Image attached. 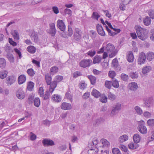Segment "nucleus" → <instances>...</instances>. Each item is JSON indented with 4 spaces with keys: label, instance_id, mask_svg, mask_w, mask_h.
Here are the masks:
<instances>
[{
    "label": "nucleus",
    "instance_id": "nucleus-1",
    "mask_svg": "<svg viewBox=\"0 0 154 154\" xmlns=\"http://www.w3.org/2000/svg\"><path fill=\"white\" fill-rule=\"evenodd\" d=\"M138 37L141 40H145L148 37V30L137 25L135 27Z\"/></svg>",
    "mask_w": 154,
    "mask_h": 154
},
{
    "label": "nucleus",
    "instance_id": "nucleus-2",
    "mask_svg": "<svg viewBox=\"0 0 154 154\" xmlns=\"http://www.w3.org/2000/svg\"><path fill=\"white\" fill-rule=\"evenodd\" d=\"M115 48L114 45L110 43L107 44L106 45V49L107 51L109 53V57H112L116 54L118 51Z\"/></svg>",
    "mask_w": 154,
    "mask_h": 154
},
{
    "label": "nucleus",
    "instance_id": "nucleus-3",
    "mask_svg": "<svg viewBox=\"0 0 154 154\" xmlns=\"http://www.w3.org/2000/svg\"><path fill=\"white\" fill-rule=\"evenodd\" d=\"M63 79V77L62 76L57 75L56 77L55 80L52 82L50 86L49 91L51 93H52L55 88L57 86V83L61 81Z\"/></svg>",
    "mask_w": 154,
    "mask_h": 154
},
{
    "label": "nucleus",
    "instance_id": "nucleus-4",
    "mask_svg": "<svg viewBox=\"0 0 154 154\" xmlns=\"http://www.w3.org/2000/svg\"><path fill=\"white\" fill-rule=\"evenodd\" d=\"M145 125V122L141 121L139 122L137 127L138 131L143 134H145L147 133V129Z\"/></svg>",
    "mask_w": 154,
    "mask_h": 154
},
{
    "label": "nucleus",
    "instance_id": "nucleus-5",
    "mask_svg": "<svg viewBox=\"0 0 154 154\" xmlns=\"http://www.w3.org/2000/svg\"><path fill=\"white\" fill-rule=\"evenodd\" d=\"M121 104L119 103H117L113 107L112 110L111 112L110 115L111 116H113L117 114L121 109Z\"/></svg>",
    "mask_w": 154,
    "mask_h": 154
},
{
    "label": "nucleus",
    "instance_id": "nucleus-6",
    "mask_svg": "<svg viewBox=\"0 0 154 154\" xmlns=\"http://www.w3.org/2000/svg\"><path fill=\"white\" fill-rule=\"evenodd\" d=\"M143 102L146 107L150 108L151 106L153 105V100L152 97H147L144 99Z\"/></svg>",
    "mask_w": 154,
    "mask_h": 154
},
{
    "label": "nucleus",
    "instance_id": "nucleus-7",
    "mask_svg": "<svg viewBox=\"0 0 154 154\" xmlns=\"http://www.w3.org/2000/svg\"><path fill=\"white\" fill-rule=\"evenodd\" d=\"M82 34V32L79 28H76L75 29V31L73 35L74 39L78 41L81 39Z\"/></svg>",
    "mask_w": 154,
    "mask_h": 154
},
{
    "label": "nucleus",
    "instance_id": "nucleus-8",
    "mask_svg": "<svg viewBox=\"0 0 154 154\" xmlns=\"http://www.w3.org/2000/svg\"><path fill=\"white\" fill-rule=\"evenodd\" d=\"M146 55L145 53L142 52L140 53L137 59L138 64L139 65H141L143 64L146 61Z\"/></svg>",
    "mask_w": 154,
    "mask_h": 154
},
{
    "label": "nucleus",
    "instance_id": "nucleus-9",
    "mask_svg": "<svg viewBox=\"0 0 154 154\" xmlns=\"http://www.w3.org/2000/svg\"><path fill=\"white\" fill-rule=\"evenodd\" d=\"M92 62V61L91 59H84L81 61L79 64L81 67L85 68L89 66Z\"/></svg>",
    "mask_w": 154,
    "mask_h": 154
},
{
    "label": "nucleus",
    "instance_id": "nucleus-10",
    "mask_svg": "<svg viewBox=\"0 0 154 154\" xmlns=\"http://www.w3.org/2000/svg\"><path fill=\"white\" fill-rule=\"evenodd\" d=\"M50 29L49 32L51 34V36H54L56 33V30L54 23H51L49 24Z\"/></svg>",
    "mask_w": 154,
    "mask_h": 154
},
{
    "label": "nucleus",
    "instance_id": "nucleus-11",
    "mask_svg": "<svg viewBox=\"0 0 154 154\" xmlns=\"http://www.w3.org/2000/svg\"><path fill=\"white\" fill-rule=\"evenodd\" d=\"M16 96L19 99H22L25 97L24 92L20 88L16 92Z\"/></svg>",
    "mask_w": 154,
    "mask_h": 154
},
{
    "label": "nucleus",
    "instance_id": "nucleus-12",
    "mask_svg": "<svg viewBox=\"0 0 154 154\" xmlns=\"http://www.w3.org/2000/svg\"><path fill=\"white\" fill-rule=\"evenodd\" d=\"M57 25L59 29L62 31L65 30L66 26L62 20H59L57 21Z\"/></svg>",
    "mask_w": 154,
    "mask_h": 154
},
{
    "label": "nucleus",
    "instance_id": "nucleus-13",
    "mask_svg": "<svg viewBox=\"0 0 154 154\" xmlns=\"http://www.w3.org/2000/svg\"><path fill=\"white\" fill-rule=\"evenodd\" d=\"M60 106L61 109L64 110H69L72 108L71 104L65 102L62 103Z\"/></svg>",
    "mask_w": 154,
    "mask_h": 154
},
{
    "label": "nucleus",
    "instance_id": "nucleus-14",
    "mask_svg": "<svg viewBox=\"0 0 154 154\" xmlns=\"http://www.w3.org/2000/svg\"><path fill=\"white\" fill-rule=\"evenodd\" d=\"M30 37L32 40L35 43L38 42L39 41L38 34L37 32L33 31L31 32Z\"/></svg>",
    "mask_w": 154,
    "mask_h": 154
},
{
    "label": "nucleus",
    "instance_id": "nucleus-15",
    "mask_svg": "<svg viewBox=\"0 0 154 154\" xmlns=\"http://www.w3.org/2000/svg\"><path fill=\"white\" fill-rule=\"evenodd\" d=\"M42 143L44 146H51L54 145V142L50 140L44 139L42 140Z\"/></svg>",
    "mask_w": 154,
    "mask_h": 154
},
{
    "label": "nucleus",
    "instance_id": "nucleus-16",
    "mask_svg": "<svg viewBox=\"0 0 154 154\" xmlns=\"http://www.w3.org/2000/svg\"><path fill=\"white\" fill-rule=\"evenodd\" d=\"M97 31L98 34L102 36L105 35V33L102 26L100 24H97L96 26Z\"/></svg>",
    "mask_w": 154,
    "mask_h": 154
},
{
    "label": "nucleus",
    "instance_id": "nucleus-17",
    "mask_svg": "<svg viewBox=\"0 0 154 154\" xmlns=\"http://www.w3.org/2000/svg\"><path fill=\"white\" fill-rule=\"evenodd\" d=\"M128 87L131 91H135L137 89L138 86L137 83L131 82L129 84Z\"/></svg>",
    "mask_w": 154,
    "mask_h": 154
},
{
    "label": "nucleus",
    "instance_id": "nucleus-18",
    "mask_svg": "<svg viewBox=\"0 0 154 154\" xmlns=\"http://www.w3.org/2000/svg\"><path fill=\"white\" fill-rule=\"evenodd\" d=\"M134 56L132 52L129 51L127 55V60L129 62H132L134 60Z\"/></svg>",
    "mask_w": 154,
    "mask_h": 154
},
{
    "label": "nucleus",
    "instance_id": "nucleus-19",
    "mask_svg": "<svg viewBox=\"0 0 154 154\" xmlns=\"http://www.w3.org/2000/svg\"><path fill=\"white\" fill-rule=\"evenodd\" d=\"M51 98L53 101L55 102H59L61 100L60 96L57 94L53 95Z\"/></svg>",
    "mask_w": 154,
    "mask_h": 154
},
{
    "label": "nucleus",
    "instance_id": "nucleus-20",
    "mask_svg": "<svg viewBox=\"0 0 154 154\" xmlns=\"http://www.w3.org/2000/svg\"><path fill=\"white\" fill-rule=\"evenodd\" d=\"M15 78L13 75L10 76L7 80V83L9 85H11L15 81Z\"/></svg>",
    "mask_w": 154,
    "mask_h": 154
},
{
    "label": "nucleus",
    "instance_id": "nucleus-21",
    "mask_svg": "<svg viewBox=\"0 0 154 154\" xmlns=\"http://www.w3.org/2000/svg\"><path fill=\"white\" fill-rule=\"evenodd\" d=\"M26 80V77L25 75H20L18 78V83L19 84H21L23 83Z\"/></svg>",
    "mask_w": 154,
    "mask_h": 154
},
{
    "label": "nucleus",
    "instance_id": "nucleus-22",
    "mask_svg": "<svg viewBox=\"0 0 154 154\" xmlns=\"http://www.w3.org/2000/svg\"><path fill=\"white\" fill-rule=\"evenodd\" d=\"M102 57L99 55H96L94 57L93 59V63L94 64L99 63L102 59Z\"/></svg>",
    "mask_w": 154,
    "mask_h": 154
},
{
    "label": "nucleus",
    "instance_id": "nucleus-23",
    "mask_svg": "<svg viewBox=\"0 0 154 154\" xmlns=\"http://www.w3.org/2000/svg\"><path fill=\"white\" fill-rule=\"evenodd\" d=\"M11 33L15 39L17 40L19 39V35L17 31L16 30H12Z\"/></svg>",
    "mask_w": 154,
    "mask_h": 154
},
{
    "label": "nucleus",
    "instance_id": "nucleus-24",
    "mask_svg": "<svg viewBox=\"0 0 154 154\" xmlns=\"http://www.w3.org/2000/svg\"><path fill=\"white\" fill-rule=\"evenodd\" d=\"M100 142L102 144L103 147H107L110 146L109 143L106 139H101L100 140Z\"/></svg>",
    "mask_w": 154,
    "mask_h": 154
},
{
    "label": "nucleus",
    "instance_id": "nucleus-25",
    "mask_svg": "<svg viewBox=\"0 0 154 154\" xmlns=\"http://www.w3.org/2000/svg\"><path fill=\"white\" fill-rule=\"evenodd\" d=\"M152 69L150 66H146L144 67L142 69V72L143 74H145L149 72Z\"/></svg>",
    "mask_w": 154,
    "mask_h": 154
},
{
    "label": "nucleus",
    "instance_id": "nucleus-26",
    "mask_svg": "<svg viewBox=\"0 0 154 154\" xmlns=\"http://www.w3.org/2000/svg\"><path fill=\"white\" fill-rule=\"evenodd\" d=\"M137 143H134L133 142L129 143L128 144V146L129 149H134L137 148L139 146Z\"/></svg>",
    "mask_w": 154,
    "mask_h": 154
},
{
    "label": "nucleus",
    "instance_id": "nucleus-27",
    "mask_svg": "<svg viewBox=\"0 0 154 154\" xmlns=\"http://www.w3.org/2000/svg\"><path fill=\"white\" fill-rule=\"evenodd\" d=\"M133 139L135 143H138L140 140V137L139 134H135L133 136Z\"/></svg>",
    "mask_w": 154,
    "mask_h": 154
},
{
    "label": "nucleus",
    "instance_id": "nucleus-28",
    "mask_svg": "<svg viewBox=\"0 0 154 154\" xmlns=\"http://www.w3.org/2000/svg\"><path fill=\"white\" fill-rule=\"evenodd\" d=\"M45 79L47 85H50V86L52 83L51 82L52 78L51 76H50L48 74H47L45 75Z\"/></svg>",
    "mask_w": 154,
    "mask_h": 154
},
{
    "label": "nucleus",
    "instance_id": "nucleus-29",
    "mask_svg": "<svg viewBox=\"0 0 154 154\" xmlns=\"http://www.w3.org/2000/svg\"><path fill=\"white\" fill-rule=\"evenodd\" d=\"M6 60L4 58H0V68H4L6 66Z\"/></svg>",
    "mask_w": 154,
    "mask_h": 154
},
{
    "label": "nucleus",
    "instance_id": "nucleus-30",
    "mask_svg": "<svg viewBox=\"0 0 154 154\" xmlns=\"http://www.w3.org/2000/svg\"><path fill=\"white\" fill-rule=\"evenodd\" d=\"M128 136L126 134H124L121 136L119 139V141L120 142L123 143L128 139Z\"/></svg>",
    "mask_w": 154,
    "mask_h": 154
},
{
    "label": "nucleus",
    "instance_id": "nucleus-31",
    "mask_svg": "<svg viewBox=\"0 0 154 154\" xmlns=\"http://www.w3.org/2000/svg\"><path fill=\"white\" fill-rule=\"evenodd\" d=\"M88 78L89 79L91 84L94 85L95 84L96 82V78L92 75H89L88 76Z\"/></svg>",
    "mask_w": 154,
    "mask_h": 154
},
{
    "label": "nucleus",
    "instance_id": "nucleus-32",
    "mask_svg": "<svg viewBox=\"0 0 154 154\" xmlns=\"http://www.w3.org/2000/svg\"><path fill=\"white\" fill-rule=\"evenodd\" d=\"M134 109L136 113L138 115H141L143 113V111L138 106H135L134 107Z\"/></svg>",
    "mask_w": 154,
    "mask_h": 154
},
{
    "label": "nucleus",
    "instance_id": "nucleus-33",
    "mask_svg": "<svg viewBox=\"0 0 154 154\" xmlns=\"http://www.w3.org/2000/svg\"><path fill=\"white\" fill-rule=\"evenodd\" d=\"M91 94L95 97L98 98L100 95V92L95 89H93L91 92Z\"/></svg>",
    "mask_w": 154,
    "mask_h": 154
},
{
    "label": "nucleus",
    "instance_id": "nucleus-34",
    "mask_svg": "<svg viewBox=\"0 0 154 154\" xmlns=\"http://www.w3.org/2000/svg\"><path fill=\"white\" fill-rule=\"evenodd\" d=\"M27 51L30 53L33 54L36 51V48L33 46H30L27 48Z\"/></svg>",
    "mask_w": 154,
    "mask_h": 154
},
{
    "label": "nucleus",
    "instance_id": "nucleus-35",
    "mask_svg": "<svg viewBox=\"0 0 154 154\" xmlns=\"http://www.w3.org/2000/svg\"><path fill=\"white\" fill-rule=\"evenodd\" d=\"M8 72L6 70H2L0 71V78L4 79L7 76Z\"/></svg>",
    "mask_w": 154,
    "mask_h": 154
},
{
    "label": "nucleus",
    "instance_id": "nucleus-36",
    "mask_svg": "<svg viewBox=\"0 0 154 154\" xmlns=\"http://www.w3.org/2000/svg\"><path fill=\"white\" fill-rule=\"evenodd\" d=\"M143 23L146 26L149 25L151 23V19L150 17L147 16L143 20Z\"/></svg>",
    "mask_w": 154,
    "mask_h": 154
},
{
    "label": "nucleus",
    "instance_id": "nucleus-37",
    "mask_svg": "<svg viewBox=\"0 0 154 154\" xmlns=\"http://www.w3.org/2000/svg\"><path fill=\"white\" fill-rule=\"evenodd\" d=\"M112 85L115 88H118L119 86V81L116 79H112Z\"/></svg>",
    "mask_w": 154,
    "mask_h": 154
},
{
    "label": "nucleus",
    "instance_id": "nucleus-38",
    "mask_svg": "<svg viewBox=\"0 0 154 154\" xmlns=\"http://www.w3.org/2000/svg\"><path fill=\"white\" fill-rule=\"evenodd\" d=\"M34 85V83L32 82H29L27 83V90L29 91H32Z\"/></svg>",
    "mask_w": 154,
    "mask_h": 154
},
{
    "label": "nucleus",
    "instance_id": "nucleus-39",
    "mask_svg": "<svg viewBox=\"0 0 154 154\" xmlns=\"http://www.w3.org/2000/svg\"><path fill=\"white\" fill-rule=\"evenodd\" d=\"M154 58V53L153 52L147 53V59L149 61H151Z\"/></svg>",
    "mask_w": 154,
    "mask_h": 154
},
{
    "label": "nucleus",
    "instance_id": "nucleus-40",
    "mask_svg": "<svg viewBox=\"0 0 154 154\" xmlns=\"http://www.w3.org/2000/svg\"><path fill=\"white\" fill-rule=\"evenodd\" d=\"M98 151V149L97 148L91 149L88 151V154H96Z\"/></svg>",
    "mask_w": 154,
    "mask_h": 154
},
{
    "label": "nucleus",
    "instance_id": "nucleus-41",
    "mask_svg": "<svg viewBox=\"0 0 154 154\" xmlns=\"http://www.w3.org/2000/svg\"><path fill=\"white\" fill-rule=\"evenodd\" d=\"M7 57L10 63H14V57L12 54H9L7 55Z\"/></svg>",
    "mask_w": 154,
    "mask_h": 154
},
{
    "label": "nucleus",
    "instance_id": "nucleus-42",
    "mask_svg": "<svg viewBox=\"0 0 154 154\" xmlns=\"http://www.w3.org/2000/svg\"><path fill=\"white\" fill-rule=\"evenodd\" d=\"M58 68L56 66H53L51 67L50 70V73L51 74H54L57 72Z\"/></svg>",
    "mask_w": 154,
    "mask_h": 154
},
{
    "label": "nucleus",
    "instance_id": "nucleus-43",
    "mask_svg": "<svg viewBox=\"0 0 154 154\" xmlns=\"http://www.w3.org/2000/svg\"><path fill=\"white\" fill-rule=\"evenodd\" d=\"M34 105L35 106L38 107L40 105V100L38 97H36L34 101Z\"/></svg>",
    "mask_w": 154,
    "mask_h": 154
},
{
    "label": "nucleus",
    "instance_id": "nucleus-44",
    "mask_svg": "<svg viewBox=\"0 0 154 154\" xmlns=\"http://www.w3.org/2000/svg\"><path fill=\"white\" fill-rule=\"evenodd\" d=\"M108 98L110 100L113 101L115 99L116 96L111 92H109L108 94Z\"/></svg>",
    "mask_w": 154,
    "mask_h": 154
},
{
    "label": "nucleus",
    "instance_id": "nucleus-45",
    "mask_svg": "<svg viewBox=\"0 0 154 154\" xmlns=\"http://www.w3.org/2000/svg\"><path fill=\"white\" fill-rule=\"evenodd\" d=\"M107 99L106 96L104 95H102L100 97V100L101 102L105 103L107 102Z\"/></svg>",
    "mask_w": 154,
    "mask_h": 154
},
{
    "label": "nucleus",
    "instance_id": "nucleus-46",
    "mask_svg": "<svg viewBox=\"0 0 154 154\" xmlns=\"http://www.w3.org/2000/svg\"><path fill=\"white\" fill-rule=\"evenodd\" d=\"M100 17V16L96 12H93L91 17L94 19L98 20V18Z\"/></svg>",
    "mask_w": 154,
    "mask_h": 154
},
{
    "label": "nucleus",
    "instance_id": "nucleus-47",
    "mask_svg": "<svg viewBox=\"0 0 154 154\" xmlns=\"http://www.w3.org/2000/svg\"><path fill=\"white\" fill-rule=\"evenodd\" d=\"M27 72L30 76H33L35 75V72L32 68L28 69L27 70Z\"/></svg>",
    "mask_w": 154,
    "mask_h": 154
},
{
    "label": "nucleus",
    "instance_id": "nucleus-48",
    "mask_svg": "<svg viewBox=\"0 0 154 154\" xmlns=\"http://www.w3.org/2000/svg\"><path fill=\"white\" fill-rule=\"evenodd\" d=\"M112 66L115 68L117 67L118 66V62L117 59H115L112 60Z\"/></svg>",
    "mask_w": 154,
    "mask_h": 154
},
{
    "label": "nucleus",
    "instance_id": "nucleus-49",
    "mask_svg": "<svg viewBox=\"0 0 154 154\" xmlns=\"http://www.w3.org/2000/svg\"><path fill=\"white\" fill-rule=\"evenodd\" d=\"M148 125L149 126H154V119H149L146 122Z\"/></svg>",
    "mask_w": 154,
    "mask_h": 154
},
{
    "label": "nucleus",
    "instance_id": "nucleus-50",
    "mask_svg": "<svg viewBox=\"0 0 154 154\" xmlns=\"http://www.w3.org/2000/svg\"><path fill=\"white\" fill-rule=\"evenodd\" d=\"M73 34V30L72 28L70 26H68L67 35L68 36L71 37Z\"/></svg>",
    "mask_w": 154,
    "mask_h": 154
},
{
    "label": "nucleus",
    "instance_id": "nucleus-51",
    "mask_svg": "<svg viewBox=\"0 0 154 154\" xmlns=\"http://www.w3.org/2000/svg\"><path fill=\"white\" fill-rule=\"evenodd\" d=\"M112 82L109 81H106L105 82V86L108 89H110L111 88Z\"/></svg>",
    "mask_w": 154,
    "mask_h": 154
},
{
    "label": "nucleus",
    "instance_id": "nucleus-52",
    "mask_svg": "<svg viewBox=\"0 0 154 154\" xmlns=\"http://www.w3.org/2000/svg\"><path fill=\"white\" fill-rule=\"evenodd\" d=\"M121 77L122 79L125 81H127L128 78V76L124 73H122L121 74Z\"/></svg>",
    "mask_w": 154,
    "mask_h": 154
},
{
    "label": "nucleus",
    "instance_id": "nucleus-53",
    "mask_svg": "<svg viewBox=\"0 0 154 154\" xmlns=\"http://www.w3.org/2000/svg\"><path fill=\"white\" fill-rule=\"evenodd\" d=\"M14 51L18 55V56L17 57V59H20L22 57V54L20 51L17 48H15Z\"/></svg>",
    "mask_w": 154,
    "mask_h": 154
},
{
    "label": "nucleus",
    "instance_id": "nucleus-54",
    "mask_svg": "<svg viewBox=\"0 0 154 154\" xmlns=\"http://www.w3.org/2000/svg\"><path fill=\"white\" fill-rule=\"evenodd\" d=\"M49 92L48 91H46L45 94H43V96L42 97L43 98L44 100H47L49 98Z\"/></svg>",
    "mask_w": 154,
    "mask_h": 154
},
{
    "label": "nucleus",
    "instance_id": "nucleus-55",
    "mask_svg": "<svg viewBox=\"0 0 154 154\" xmlns=\"http://www.w3.org/2000/svg\"><path fill=\"white\" fill-rule=\"evenodd\" d=\"M143 114L145 117L148 118H150L152 115L150 112L147 111L144 112Z\"/></svg>",
    "mask_w": 154,
    "mask_h": 154
},
{
    "label": "nucleus",
    "instance_id": "nucleus-56",
    "mask_svg": "<svg viewBox=\"0 0 154 154\" xmlns=\"http://www.w3.org/2000/svg\"><path fill=\"white\" fill-rule=\"evenodd\" d=\"M11 49V46L7 44L5 47V51L8 53L9 54Z\"/></svg>",
    "mask_w": 154,
    "mask_h": 154
},
{
    "label": "nucleus",
    "instance_id": "nucleus-57",
    "mask_svg": "<svg viewBox=\"0 0 154 154\" xmlns=\"http://www.w3.org/2000/svg\"><path fill=\"white\" fill-rule=\"evenodd\" d=\"M106 28L109 35L111 36H113L115 35V33H114V31H112L108 28V27L107 26H106Z\"/></svg>",
    "mask_w": 154,
    "mask_h": 154
},
{
    "label": "nucleus",
    "instance_id": "nucleus-58",
    "mask_svg": "<svg viewBox=\"0 0 154 154\" xmlns=\"http://www.w3.org/2000/svg\"><path fill=\"white\" fill-rule=\"evenodd\" d=\"M116 75V73L114 71H110L109 72V75L112 79H113Z\"/></svg>",
    "mask_w": 154,
    "mask_h": 154
},
{
    "label": "nucleus",
    "instance_id": "nucleus-59",
    "mask_svg": "<svg viewBox=\"0 0 154 154\" xmlns=\"http://www.w3.org/2000/svg\"><path fill=\"white\" fill-rule=\"evenodd\" d=\"M150 38L151 40L154 41V29H152L150 31Z\"/></svg>",
    "mask_w": 154,
    "mask_h": 154
},
{
    "label": "nucleus",
    "instance_id": "nucleus-60",
    "mask_svg": "<svg viewBox=\"0 0 154 154\" xmlns=\"http://www.w3.org/2000/svg\"><path fill=\"white\" fill-rule=\"evenodd\" d=\"M96 51L94 50H91L87 52V54L90 57H92L96 54Z\"/></svg>",
    "mask_w": 154,
    "mask_h": 154
},
{
    "label": "nucleus",
    "instance_id": "nucleus-61",
    "mask_svg": "<svg viewBox=\"0 0 154 154\" xmlns=\"http://www.w3.org/2000/svg\"><path fill=\"white\" fill-rule=\"evenodd\" d=\"M113 154H121L119 150L117 148H113L112 150Z\"/></svg>",
    "mask_w": 154,
    "mask_h": 154
},
{
    "label": "nucleus",
    "instance_id": "nucleus-62",
    "mask_svg": "<svg viewBox=\"0 0 154 154\" xmlns=\"http://www.w3.org/2000/svg\"><path fill=\"white\" fill-rule=\"evenodd\" d=\"M65 97L68 99L71 102L72 101V96L69 92H66L65 94Z\"/></svg>",
    "mask_w": 154,
    "mask_h": 154
},
{
    "label": "nucleus",
    "instance_id": "nucleus-63",
    "mask_svg": "<svg viewBox=\"0 0 154 154\" xmlns=\"http://www.w3.org/2000/svg\"><path fill=\"white\" fill-rule=\"evenodd\" d=\"M9 42L11 45L13 46H15L17 45V43L13 41L11 38H9Z\"/></svg>",
    "mask_w": 154,
    "mask_h": 154
},
{
    "label": "nucleus",
    "instance_id": "nucleus-64",
    "mask_svg": "<svg viewBox=\"0 0 154 154\" xmlns=\"http://www.w3.org/2000/svg\"><path fill=\"white\" fill-rule=\"evenodd\" d=\"M30 139L31 140H35L36 138V136L32 132H31L30 133Z\"/></svg>",
    "mask_w": 154,
    "mask_h": 154
}]
</instances>
